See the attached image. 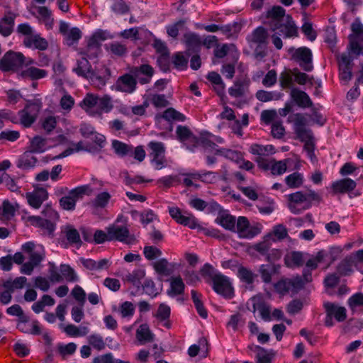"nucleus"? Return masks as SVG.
Wrapping results in <instances>:
<instances>
[{"instance_id":"57","label":"nucleus","mask_w":363,"mask_h":363,"mask_svg":"<svg viewBox=\"0 0 363 363\" xmlns=\"http://www.w3.org/2000/svg\"><path fill=\"white\" fill-rule=\"evenodd\" d=\"M162 118L168 121H184L186 120V116L183 113L177 111L173 108H169L165 110L162 114Z\"/></svg>"},{"instance_id":"63","label":"nucleus","mask_w":363,"mask_h":363,"mask_svg":"<svg viewBox=\"0 0 363 363\" xmlns=\"http://www.w3.org/2000/svg\"><path fill=\"white\" fill-rule=\"evenodd\" d=\"M25 107L28 109L29 112L37 117V115L43 107V102L40 99L28 100L27 101V104H26Z\"/></svg>"},{"instance_id":"46","label":"nucleus","mask_w":363,"mask_h":363,"mask_svg":"<svg viewBox=\"0 0 363 363\" xmlns=\"http://www.w3.org/2000/svg\"><path fill=\"white\" fill-rule=\"evenodd\" d=\"M348 305L352 313L363 312V294L357 293L348 299Z\"/></svg>"},{"instance_id":"14","label":"nucleus","mask_w":363,"mask_h":363,"mask_svg":"<svg viewBox=\"0 0 363 363\" xmlns=\"http://www.w3.org/2000/svg\"><path fill=\"white\" fill-rule=\"evenodd\" d=\"M289 120L294 123V130L298 139L304 140L310 138L312 132L306 128L307 120L302 113L291 115Z\"/></svg>"},{"instance_id":"38","label":"nucleus","mask_w":363,"mask_h":363,"mask_svg":"<svg viewBox=\"0 0 363 363\" xmlns=\"http://www.w3.org/2000/svg\"><path fill=\"white\" fill-rule=\"evenodd\" d=\"M185 285L181 277H172L170 279V290L168 294L171 296L183 294L184 292Z\"/></svg>"},{"instance_id":"48","label":"nucleus","mask_w":363,"mask_h":363,"mask_svg":"<svg viewBox=\"0 0 363 363\" xmlns=\"http://www.w3.org/2000/svg\"><path fill=\"white\" fill-rule=\"evenodd\" d=\"M14 26V17L12 16H5L0 21V33L7 37L13 32Z\"/></svg>"},{"instance_id":"43","label":"nucleus","mask_w":363,"mask_h":363,"mask_svg":"<svg viewBox=\"0 0 363 363\" xmlns=\"http://www.w3.org/2000/svg\"><path fill=\"white\" fill-rule=\"evenodd\" d=\"M191 299L194 302V304L195 306V308L196 309V311L198 314L203 318H206L208 317V312L206 309L205 308L203 303L201 301V296L202 295L199 293H198L195 290H192L191 291Z\"/></svg>"},{"instance_id":"62","label":"nucleus","mask_w":363,"mask_h":363,"mask_svg":"<svg viewBox=\"0 0 363 363\" xmlns=\"http://www.w3.org/2000/svg\"><path fill=\"white\" fill-rule=\"evenodd\" d=\"M25 107L28 109L29 112L37 117V115L43 107V102L40 99L28 100L27 101V104H26Z\"/></svg>"},{"instance_id":"50","label":"nucleus","mask_w":363,"mask_h":363,"mask_svg":"<svg viewBox=\"0 0 363 363\" xmlns=\"http://www.w3.org/2000/svg\"><path fill=\"white\" fill-rule=\"evenodd\" d=\"M303 180V175L298 172H295L285 178L286 185L291 189H296L301 186Z\"/></svg>"},{"instance_id":"7","label":"nucleus","mask_w":363,"mask_h":363,"mask_svg":"<svg viewBox=\"0 0 363 363\" xmlns=\"http://www.w3.org/2000/svg\"><path fill=\"white\" fill-rule=\"evenodd\" d=\"M92 191L93 190L89 185L77 186L70 190L67 196L60 199V205L64 210L73 211L75 208L77 201L82 199L84 195H91Z\"/></svg>"},{"instance_id":"17","label":"nucleus","mask_w":363,"mask_h":363,"mask_svg":"<svg viewBox=\"0 0 363 363\" xmlns=\"http://www.w3.org/2000/svg\"><path fill=\"white\" fill-rule=\"evenodd\" d=\"M138 81L135 76L130 73L120 76L115 84L116 90L128 94L133 93L137 87Z\"/></svg>"},{"instance_id":"41","label":"nucleus","mask_w":363,"mask_h":363,"mask_svg":"<svg viewBox=\"0 0 363 363\" xmlns=\"http://www.w3.org/2000/svg\"><path fill=\"white\" fill-rule=\"evenodd\" d=\"M48 72L45 69H39L35 67H30L21 72V76L25 78H29L32 80L40 79L47 76Z\"/></svg>"},{"instance_id":"59","label":"nucleus","mask_w":363,"mask_h":363,"mask_svg":"<svg viewBox=\"0 0 363 363\" xmlns=\"http://www.w3.org/2000/svg\"><path fill=\"white\" fill-rule=\"evenodd\" d=\"M87 340L89 344L98 351L103 350L106 347L103 337L99 334H92L88 337Z\"/></svg>"},{"instance_id":"18","label":"nucleus","mask_w":363,"mask_h":363,"mask_svg":"<svg viewBox=\"0 0 363 363\" xmlns=\"http://www.w3.org/2000/svg\"><path fill=\"white\" fill-rule=\"evenodd\" d=\"M130 72L135 76L140 84H146L150 82L154 74L153 67L148 64H143L140 66L132 67Z\"/></svg>"},{"instance_id":"22","label":"nucleus","mask_w":363,"mask_h":363,"mask_svg":"<svg viewBox=\"0 0 363 363\" xmlns=\"http://www.w3.org/2000/svg\"><path fill=\"white\" fill-rule=\"evenodd\" d=\"M250 84V79L245 76L237 78L233 86L229 88V94L235 98L241 97L245 95Z\"/></svg>"},{"instance_id":"54","label":"nucleus","mask_w":363,"mask_h":363,"mask_svg":"<svg viewBox=\"0 0 363 363\" xmlns=\"http://www.w3.org/2000/svg\"><path fill=\"white\" fill-rule=\"evenodd\" d=\"M155 271L160 275L169 276L172 271L168 268L169 262L167 259L162 258L152 264Z\"/></svg>"},{"instance_id":"8","label":"nucleus","mask_w":363,"mask_h":363,"mask_svg":"<svg viewBox=\"0 0 363 363\" xmlns=\"http://www.w3.org/2000/svg\"><path fill=\"white\" fill-rule=\"evenodd\" d=\"M351 30L352 33L348 37V49L355 55H363V25L355 21L352 23Z\"/></svg>"},{"instance_id":"37","label":"nucleus","mask_w":363,"mask_h":363,"mask_svg":"<svg viewBox=\"0 0 363 363\" xmlns=\"http://www.w3.org/2000/svg\"><path fill=\"white\" fill-rule=\"evenodd\" d=\"M136 337L141 343L150 342L154 340V335L151 333L147 324H142L136 330Z\"/></svg>"},{"instance_id":"20","label":"nucleus","mask_w":363,"mask_h":363,"mask_svg":"<svg viewBox=\"0 0 363 363\" xmlns=\"http://www.w3.org/2000/svg\"><path fill=\"white\" fill-rule=\"evenodd\" d=\"M272 245V232H269L263 237L262 241L255 244L252 248L260 255L265 257L268 262H271V247Z\"/></svg>"},{"instance_id":"15","label":"nucleus","mask_w":363,"mask_h":363,"mask_svg":"<svg viewBox=\"0 0 363 363\" xmlns=\"http://www.w3.org/2000/svg\"><path fill=\"white\" fill-rule=\"evenodd\" d=\"M252 303V311L255 313L257 311L259 312L261 318L264 321L271 320L270 304L263 295H256L250 298Z\"/></svg>"},{"instance_id":"31","label":"nucleus","mask_w":363,"mask_h":363,"mask_svg":"<svg viewBox=\"0 0 363 363\" xmlns=\"http://www.w3.org/2000/svg\"><path fill=\"white\" fill-rule=\"evenodd\" d=\"M101 51V43H95L89 39L86 48L82 49L79 54L90 60L97 58Z\"/></svg>"},{"instance_id":"26","label":"nucleus","mask_w":363,"mask_h":363,"mask_svg":"<svg viewBox=\"0 0 363 363\" xmlns=\"http://www.w3.org/2000/svg\"><path fill=\"white\" fill-rule=\"evenodd\" d=\"M291 97L297 106L301 108H308L313 106L309 96L303 91L294 88L291 91Z\"/></svg>"},{"instance_id":"9","label":"nucleus","mask_w":363,"mask_h":363,"mask_svg":"<svg viewBox=\"0 0 363 363\" xmlns=\"http://www.w3.org/2000/svg\"><path fill=\"white\" fill-rule=\"evenodd\" d=\"M262 231V225L255 223L250 225L249 220L245 216H239L237 220L235 232L238 237L243 239H252Z\"/></svg>"},{"instance_id":"35","label":"nucleus","mask_w":363,"mask_h":363,"mask_svg":"<svg viewBox=\"0 0 363 363\" xmlns=\"http://www.w3.org/2000/svg\"><path fill=\"white\" fill-rule=\"evenodd\" d=\"M355 267L354 258L347 257L337 267V272L341 276H349L353 272V267Z\"/></svg>"},{"instance_id":"6","label":"nucleus","mask_w":363,"mask_h":363,"mask_svg":"<svg viewBox=\"0 0 363 363\" xmlns=\"http://www.w3.org/2000/svg\"><path fill=\"white\" fill-rule=\"evenodd\" d=\"M249 152L256 156L255 160L259 168L264 171L272 169V145L254 143L250 147Z\"/></svg>"},{"instance_id":"34","label":"nucleus","mask_w":363,"mask_h":363,"mask_svg":"<svg viewBox=\"0 0 363 363\" xmlns=\"http://www.w3.org/2000/svg\"><path fill=\"white\" fill-rule=\"evenodd\" d=\"M33 152L28 150L18 159L17 167L23 169H29L35 166L38 159L33 156Z\"/></svg>"},{"instance_id":"61","label":"nucleus","mask_w":363,"mask_h":363,"mask_svg":"<svg viewBox=\"0 0 363 363\" xmlns=\"http://www.w3.org/2000/svg\"><path fill=\"white\" fill-rule=\"evenodd\" d=\"M60 272L67 281L74 282L77 281V276L74 270L69 265L65 264H61Z\"/></svg>"},{"instance_id":"24","label":"nucleus","mask_w":363,"mask_h":363,"mask_svg":"<svg viewBox=\"0 0 363 363\" xmlns=\"http://www.w3.org/2000/svg\"><path fill=\"white\" fill-rule=\"evenodd\" d=\"M25 47L33 48L38 50H45L48 48V42L39 34H32L28 37H25L23 41Z\"/></svg>"},{"instance_id":"32","label":"nucleus","mask_w":363,"mask_h":363,"mask_svg":"<svg viewBox=\"0 0 363 363\" xmlns=\"http://www.w3.org/2000/svg\"><path fill=\"white\" fill-rule=\"evenodd\" d=\"M170 314V307L168 305L162 303L159 305L157 313L155 314V317L160 322H163L164 327L169 329L172 327V323L169 320Z\"/></svg>"},{"instance_id":"11","label":"nucleus","mask_w":363,"mask_h":363,"mask_svg":"<svg viewBox=\"0 0 363 363\" xmlns=\"http://www.w3.org/2000/svg\"><path fill=\"white\" fill-rule=\"evenodd\" d=\"M150 150V157L151 162L157 170L162 169L167 165L165 158V147L162 142L151 141L147 145Z\"/></svg>"},{"instance_id":"30","label":"nucleus","mask_w":363,"mask_h":363,"mask_svg":"<svg viewBox=\"0 0 363 363\" xmlns=\"http://www.w3.org/2000/svg\"><path fill=\"white\" fill-rule=\"evenodd\" d=\"M304 262V254L301 252L293 251L284 257L285 264L289 268L300 267Z\"/></svg>"},{"instance_id":"42","label":"nucleus","mask_w":363,"mask_h":363,"mask_svg":"<svg viewBox=\"0 0 363 363\" xmlns=\"http://www.w3.org/2000/svg\"><path fill=\"white\" fill-rule=\"evenodd\" d=\"M176 133L178 140L181 142L189 140L195 143H198V138L192 133L187 126L178 125Z\"/></svg>"},{"instance_id":"58","label":"nucleus","mask_w":363,"mask_h":363,"mask_svg":"<svg viewBox=\"0 0 363 363\" xmlns=\"http://www.w3.org/2000/svg\"><path fill=\"white\" fill-rule=\"evenodd\" d=\"M326 256H327V253L325 251H324V250L319 251L314 257L308 259L306 262V265L307 269H306L308 270L309 272L311 273L310 270L316 269L318 263H320Z\"/></svg>"},{"instance_id":"45","label":"nucleus","mask_w":363,"mask_h":363,"mask_svg":"<svg viewBox=\"0 0 363 363\" xmlns=\"http://www.w3.org/2000/svg\"><path fill=\"white\" fill-rule=\"evenodd\" d=\"M145 272L142 269H137L131 273H128L125 280L130 282L133 285L136 286L137 289H140L141 285V280L145 277Z\"/></svg>"},{"instance_id":"39","label":"nucleus","mask_w":363,"mask_h":363,"mask_svg":"<svg viewBox=\"0 0 363 363\" xmlns=\"http://www.w3.org/2000/svg\"><path fill=\"white\" fill-rule=\"evenodd\" d=\"M216 155H221L226 159L236 163H240L242 160V153L238 150L227 148H219L216 150Z\"/></svg>"},{"instance_id":"47","label":"nucleus","mask_w":363,"mask_h":363,"mask_svg":"<svg viewBox=\"0 0 363 363\" xmlns=\"http://www.w3.org/2000/svg\"><path fill=\"white\" fill-rule=\"evenodd\" d=\"M46 140L41 136L33 137L29 145V151L33 153H42L45 150Z\"/></svg>"},{"instance_id":"53","label":"nucleus","mask_w":363,"mask_h":363,"mask_svg":"<svg viewBox=\"0 0 363 363\" xmlns=\"http://www.w3.org/2000/svg\"><path fill=\"white\" fill-rule=\"evenodd\" d=\"M94 134L95 135L93 140L95 143V145H92L90 143H86L85 145L86 151L90 152H99L104 146V143L106 142L104 135L96 133Z\"/></svg>"},{"instance_id":"4","label":"nucleus","mask_w":363,"mask_h":363,"mask_svg":"<svg viewBox=\"0 0 363 363\" xmlns=\"http://www.w3.org/2000/svg\"><path fill=\"white\" fill-rule=\"evenodd\" d=\"M268 38V31L263 26L257 27L247 37L250 47L256 45L254 55L258 60H262L267 55Z\"/></svg>"},{"instance_id":"16","label":"nucleus","mask_w":363,"mask_h":363,"mask_svg":"<svg viewBox=\"0 0 363 363\" xmlns=\"http://www.w3.org/2000/svg\"><path fill=\"white\" fill-rule=\"evenodd\" d=\"M109 241L118 240L127 244H132L135 242L134 235H130L129 230L124 226L113 225L108 228Z\"/></svg>"},{"instance_id":"36","label":"nucleus","mask_w":363,"mask_h":363,"mask_svg":"<svg viewBox=\"0 0 363 363\" xmlns=\"http://www.w3.org/2000/svg\"><path fill=\"white\" fill-rule=\"evenodd\" d=\"M216 222L225 229L235 232L237 221L235 216L228 213H222L216 219Z\"/></svg>"},{"instance_id":"21","label":"nucleus","mask_w":363,"mask_h":363,"mask_svg":"<svg viewBox=\"0 0 363 363\" xmlns=\"http://www.w3.org/2000/svg\"><path fill=\"white\" fill-rule=\"evenodd\" d=\"M26 197L28 204L31 207L38 209L41 206L43 201L48 199V193L45 189L39 188L32 192L26 193Z\"/></svg>"},{"instance_id":"2","label":"nucleus","mask_w":363,"mask_h":363,"mask_svg":"<svg viewBox=\"0 0 363 363\" xmlns=\"http://www.w3.org/2000/svg\"><path fill=\"white\" fill-rule=\"evenodd\" d=\"M35 63L34 60L26 57L21 52L9 50L0 58V70L3 72H17L24 66L28 67Z\"/></svg>"},{"instance_id":"44","label":"nucleus","mask_w":363,"mask_h":363,"mask_svg":"<svg viewBox=\"0 0 363 363\" xmlns=\"http://www.w3.org/2000/svg\"><path fill=\"white\" fill-rule=\"evenodd\" d=\"M200 274L204 279L205 281L210 284L213 280L219 275L220 272H218L214 267L206 263L201 269H200Z\"/></svg>"},{"instance_id":"40","label":"nucleus","mask_w":363,"mask_h":363,"mask_svg":"<svg viewBox=\"0 0 363 363\" xmlns=\"http://www.w3.org/2000/svg\"><path fill=\"white\" fill-rule=\"evenodd\" d=\"M112 147L116 155L120 157H125L133 155V146L121 141L114 140L112 142Z\"/></svg>"},{"instance_id":"12","label":"nucleus","mask_w":363,"mask_h":363,"mask_svg":"<svg viewBox=\"0 0 363 363\" xmlns=\"http://www.w3.org/2000/svg\"><path fill=\"white\" fill-rule=\"evenodd\" d=\"M210 285L216 294L225 298L230 299L234 296V289L230 279L221 273H219Z\"/></svg>"},{"instance_id":"23","label":"nucleus","mask_w":363,"mask_h":363,"mask_svg":"<svg viewBox=\"0 0 363 363\" xmlns=\"http://www.w3.org/2000/svg\"><path fill=\"white\" fill-rule=\"evenodd\" d=\"M184 38L186 46V53L188 56H190L194 53H198L200 51L202 42L199 35L194 33H186Z\"/></svg>"},{"instance_id":"60","label":"nucleus","mask_w":363,"mask_h":363,"mask_svg":"<svg viewBox=\"0 0 363 363\" xmlns=\"http://www.w3.org/2000/svg\"><path fill=\"white\" fill-rule=\"evenodd\" d=\"M97 102H99V97L96 95L89 93L80 102V106L86 111L87 109L92 108L95 106H97Z\"/></svg>"},{"instance_id":"33","label":"nucleus","mask_w":363,"mask_h":363,"mask_svg":"<svg viewBox=\"0 0 363 363\" xmlns=\"http://www.w3.org/2000/svg\"><path fill=\"white\" fill-rule=\"evenodd\" d=\"M27 282V278L26 277H18L12 279L9 278L8 279H2L1 286L4 289H9L13 293L16 290L23 289Z\"/></svg>"},{"instance_id":"28","label":"nucleus","mask_w":363,"mask_h":363,"mask_svg":"<svg viewBox=\"0 0 363 363\" xmlns=\"http://www.w3.org/2000/svg\"><path fill=\"white\" fill-rule=\"evenodd\" d=\"M111 75V69L108 67H104L102 74H97L95 70H94L91 77H88L87 79L90 81L91 84L94 86L98 89H101L106 85L107 81L110 79Z\"/></svg>"},{"instance_id":"55","label":"nucleus","mask_w":363,"mask_h":363,"mask_svg":"<svg viewBox=\"0 0 363 363\" xmlns=\"http://www.w3.org/2000/svg\"><path fill=\"white\" fill-rule=\"evenodd\" d=\"M65 237L71 245H81L82 242L80 239V235L77 229L74 228L71 225L66 227L65 230Z\"/></svg>"},{"instance_id":"25","label":"nucleus","mask_w":363,"mask_h":363,"mask_svg":"<svg viewBox=\"0 0 363 363\" xmlns=\"http://www.w3.org/2000/svg\"><path fill=\"white\" fill-rule=\"evenodd\" d=\"M94 70L88 59L85 57H82L80 59L77 60L76 66L72 69L73 72L77 76L86 79H87L88 77H91Z\"/></svg>"},{"instance_id":"13","label":"nucleus","mask_w":363,"mask_h":363,"mask_svg":"<svg viewBox=\"0 0 363 363\" xmlns=\"http://www.w3.org/2000/svg\"><path fill=\"white\" fill-rule=\"evenodd\" d=\"M289 52L291 54L292 58L298 62L300 66L306 72L313 69L312 65V52L311 50L306 47H301L298 49L291 48Z\"/></svg>"},{"instance_id":"64","label":"nucleus","mask_w":363,"mask_h":363,"mask_svg":"<svg viewBox=\"0 0 363 363\" xmlns=\"http://www.w3.org/2000/svg\"><path fill=\"white\" fill-rule=\"evenodd\" d=\"M172 62L177 69L184 70L187 68L188 60L181 52L174 55Z\"/></svg>"},{"instance_id":"52","label":"nucleus","mask_w":363,"mask_h":363,"mask_svg":"<svg viewBox=\"0 0 363 363\" xmlns=\"http://www.w3.org/2000/svg\"><path fill=\"white\" fill-rule=\"evenodd\" d=\"M7 314L16 316L17 320L20 322H29L30 318L24 312L21 306L18 304H14L6 309Z\"/></svg>"},{"instance_id":"10","label":"nucleus","mask_w":363,"mask_h":363,"mask_svg":"<svg viewBox=\"0 0 363 363\" xmlns=\"http://www.w3.org/2000/svg\"><path fill=\"white\" fill-rule=\"evenodd\" d=\"M323 306L326 313L324 322L326 327L334 325L333 318L338 322H343L347 318V310L345 307L331 302L324 303Z\"/></svg>"},{"instance_id":"49","label":"nucleus","mask_w":363,"mask_h":363,"mask_svg":"<svg viewBox=\"0 0 363 363\" xmlns=\"http://www.w3.org/2000/svg\"><path fill=\"white\" fill-rule=\"evenodd\" d=\"M238 277L240 278L241 281L247 284H252L257 275L250 269L240 265L238 266Z\"/></svg>"},{"instance_id":"19","label":"nucleus","mask_w":363,"mask_h":363,"mask_svg":"<svg viewBox=\"0 0 363 363\" xmlns=\"http://www.w3.org/2000/svg\"><path fill=\"white\" fill-rule=\"evenodd\" d=\"M352 60L350 57L343 53L341 55L340 58L339 60V76L340 79L345 82H348L352 77Z\"/></svg>"},{"instance_id":"27","label":"nucleus","mask_w":363,"mask_h":363,"mask_svg":"<svg viewBox=\"0 0 363 363\" xmlns=\"http://www.w3.org/2000/svg\"><path fill=\"white\" fill-rule=\"evenodd\" d=\"M248 349L255 353V359L257 363H271L272 359V352L265 350L264 347L250 345Z\"/></svg>"},{"instance_id":"1","label":"nucleus","mask_w":363,"mask_h":363,"mask_svg":"<svg viewBox=\"0 0 363 363\" xmlns=\"http://www.w3.org/2000/svg\"><path fill=\"white\" fill-rule=\"evenodd\" d=\"M322 201L320 194L313 190L298 191L288 195L289 208L294 214H299L303 210L311 207L313 203L319 204Z\"/></svg>"},{"instance_id":"5","label":"nucleus","mask_w":363,"mask_h":363,"mask_svg":"<svg viewBox=\"0 0 363 363\" xmlns=\"http://www.w3.org/2000/svg\"><path fill=\"white\" fill-rule=\"evenodd\" d=\"M311 281V273L308 270L303 269V277L296 276L293 279H282L274 284V289L281 294H285L290 290L297 292L303 287L306 283Z\"/></svg>"},{"instance_id":"56","label":"nucleus","mask_w":363,"mask_h":363,"mask_svg":"<svg viewBox=\"0 0 363 363\" xmlns=\"http://www.w3.org/2000/svg\"><path fill=\"white\" fill-rule=\"evenodd\" d=\"M110 199L111 195L109 193L106 191L101 192L96 196L91 204L94 208H104L107 206Z\"/></svg>"},{"instance_id":"3","label":"nucleus","mask_w":363,"mask_h":363,"mask_svg":"<svg viewBox=\"0 0 363 363\" xmlns=\"http://www.w3.org/2000/svg\"><path fill=\"white\" fill-rule=\"evenodd\" d=\"M285 9L280 6H274V31L285 38L296 35L297 30L292 18L285 14Z\"/></svg>"},{"instance_id":"51","label":"nucleus","mask_w":363,"mask_h":363,"mask_svg":"<svg viewBox=\"0 0 363 363\" xmlns=\"http://www.w3.org/2000/svg\"><path fill=\"white\" fill-rule=\"evenodd\" d=\"M21 124L25 128L30 127L36 120V116L28 111V109L24 107L23 109L18 111Z\"/></svg>"},{"instance_id":"29","label":"nucleus","mask_w":363,"mask_h":363,"mask_svg":"<svg viewBox=\"0 0 363 363\" xmlns=\"http://www.w3.org/2000/svg\"><path fill=\"white\" fill-rule=\"evenodd\" d=\"M357 186L356 182L350 179H342L335 182L332 184V188L335 193H347L353 191Z\"/></svg>"}]
</instances>
